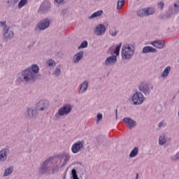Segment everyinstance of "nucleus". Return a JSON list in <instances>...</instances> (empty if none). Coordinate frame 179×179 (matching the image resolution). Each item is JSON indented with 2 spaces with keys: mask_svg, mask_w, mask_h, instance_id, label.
<instances>
[{
  "mask_svg": "<svg viewBox=\"0 0 179 179\" xmlns=\"http://www.w3.org/2000/svg\"><path fill=\"white\" fill-rule=\"evenodd\" d=\"M58 171L59 169L57 164H55V161L52 156L45 159L38 169L40 176H44V174L46 176H48V174H55V173H58Z\"/></svg>",
  "mask_w": 179,
  "mask_h": 179,
  "instance_id": "f03ea898",
  "label": "nucleus"
},
{
  "mask_svg": "<svg viewBox=\"0 0 179 179\" xmlns=\"http://www.w3.org/2000/svg\"><path fill=\"white\" fill-rule=\"evenodd\" d=\"M72 111V106L69 103H66L59 108L55 115L56 120H59L61 117H66L69 115Z\"/></svg>",
  "mask_w": 179,
  "mask_h": 179,
  "instance_id": "39448f33",
  "label": "nucleus"
},
{
  "mask_svg": "<svg viewBox=\"0 0 179 179\" xmlns=\"http://www.w3.org/2000/svg\"><path fill=\"white\" fill-rule=\"evenodd\" d=\"M145 13V17L150 16L155 13V8H144Z\"/></svg>",
  "mask_w": 179,
  "mask_h": 179,
  "instance_id": "cd10ccee",
  "label": "nucleus"
},
{
  "mask_svg": "<svg viewBox=\"0 0 179 179\" xmlns=\"http://www.w3.org/2000/svg\"><path fill=\"white\" fill-rule=\"evenodd\" d=\"M131 101L133 103L134 106H141V104H143V101H145V96L142 92L137 91L131 96Z\"/></svg>",
  "mask_w": 179,
  "mask_h": 179,
  "instance_id": "6e6552de",
  "label": "nucleus"
},
{
  "mask_svg": "<svg viewBox=\"0 0 179 179\" xmlns=\"http://www.w3.org/2000/svg\"><path fill=\"white\" fill-rule=\"evenodd\" d=\"M137 1H139V0H137Z\"/></svg>",
  "mask_w": 179,
  "mask_h": 179,
  "instance_id": "3c124183",
  "label": "nucleus"
},
{
  "mask_svg": "<svg viewBox=\"0 0 179 179\" xmlns=\"http://www.w3.org/2000/svg\"><path fill=\"white\" fill-rule=\"evenodd\" d=\"M124 3H125V0H118L117 6V10H120V9H121L124 6Z\"/></svg>",
  "mask_w": 179,
  "mask_h": 179,
  "instance_id": "72a5a7b5",
  "label": "nucleus"
},
{
  "mask_svg": "<svg viewBox=\"0 0 179 179\" xmlns=\"http://www.w3.org/2000/svg\"><path fill=\"white\" fill-rule=\"evenodd\" d=\"M136 179H139V173H136Z\"/></svg>",
  "mask_w": 179,
  "mask_h": 179,
  "instance_id": "de8ad7c7",
  "label": "nucleus"
},
{
  "mask_svg": "<svg viewBox=\"0 0 179 179\" xmlns=\"http://www.w3.org/2000/svg\"><path fill=\"white\" fill-rule=\"evenodd\" d=\"M10 2L11 5H15L19 2V0H10Z\"/></svg>",
  "mask_w": 179,
  "mask_h": 179,
  "instance_id": "79ce46f5",
  "label": "nucleus"
},
{
  "mask_svg": "<svg viewBox=\"0 0 179 179\" xmlns=\"http://www.w3.org/2000/svg\"><path fill=\"white\" fill-rule=\"evenodd\" d=\"M107 29L106 28V25L104 24H99L95 27L94 30V33L96 36H104L106 34V31Z\"/></svg>",
  "mask_w": 179,
  "mask_h": 179,
  "instance_id": "f8f14e48",
  "label": "nucleus"
},
{
  "mask_svg": "<svg viewBox=\"0 0 179 179\" xmlns=\"http://www.w3.org/2000/svg\"><path fill=\"white\" fill-rule=\"evenodd\" d=\"M95 1H100V0H95Z\"/></svg>",
  "mask_w": 179,
  "mask_h": 179,
  "instance_id": "8fccbe9b",
  "label": "nucleus"
},
{
  "mask_svg": "<svg viewBox=\"0 0 179 179\" xmlns=\"http://www.w3.org/2000/svg\"><path fill=\"white\" fill-rule=\"evenodd\" d=\"M14 36L15 33L13 31L10 30V27L3 31V40L6 43L9 41V40H12Z\"/></svg>",
  "mask_w": 179,
  "mask_h": 179,
  "instance_id": "9b49d317",
  "label": "nucleus"
},
{
  "mask_svg": "<svg viewBox=\"0 0 179 179\" xmlns=\"http://www.w3.org/2000/svg\"><path fill=\"white\" fill-rule=\"evenodd\" d=\"M86 47H87V42L86 41H84L78 47V50H80V48H86Z\"/></svg>",
  "mask_w": 179,
  "mask_h": 179,
  "instance_id": "58836bf2",
  "label": "nucleus"
},
{
  "mask_svg": "<svg viewBox=\"0 0 179 179\" xmlns=\"http://www.w3.org/2000/svg\"><path fill=\"white\" fill-rule=\"evenodd\" d=\"M78 173H79V176H78ZM84 174L85 170L83 169L82 163L79 162L78 166L71 170V179H80L79 177L82 178Z\"/></svg>",
  "mask_w": 179,
  "mask_h": 179,
  "instance_id": "423d86ee",
  "label": "nucleus"
},
{
  "mask_svg": "<svg viewBox=\"0 0 179 179\" xmlns=\"http://www.w3.org/2000/svg\"><path fill=\"white\" fill-rule=\"evenodd\" d=\"M162 127H163V122H160L158 124V127H159V128H162Z\"/></svg>",
  "mask_w": 179,
  "mask_h": 179,
  "instance_id": "a18cd8bd",
  "label": "nucleus"
},
{
  "mask_svg": "<svg viewBox=\"0 0 179 179\" xmlns=\"http://www.w3.org/2000/svg\"><path fill=\"white\" fill-rule=\"evenodd\" d=\"M152 45L153 47H155L156 48H164L165 43L164 41H154L152 43Z\"/></svg>",
  "mask_w": 179,
  "mask_h": 179,
  "instance_id": "5701e85b",
  "label": "nucleus"
},
{
  "mask_svg": "<svg viewBox=\"0 0 179 179\" xmlns=\"http://www.w3.org/2000/svg\"><path fill=\"white\" fill-rule=\"evenodd\" d=\"M51 4L48 1H43L38 10V13H45L50 10Z\"/></svg>",
  "mask_w": 179,
  "mask_h": 179,
  "instance_id": "4468645a",
  "label": "nucleus"
},
{
  "mask_svg": "<svg viewBox=\"0 0 179 179\" xmlns=\"http://www.w3.org/2000/svg\"><path fill=\"white\" fill-rule=\"evenodd\" d=\"M157 7L159 9L161 10H163V8H164V2L160 1L159 3H157Z\"/></svg>",
  "mask_w": 179,
  "mask_h": 179,
  "instance_id": "ea45409f",
  "label": "nucleus"
},
{
  "mask_svg": "<svg viewBox=\"0 0 179 179\" xmlns=\"http://www.w3.org/2000/svg\"><path fill=\"white\" fill-rule=\"evenodd\" d=\"M115 64H117V56L114 55L108 57L105 60L103 65H105V66H110V65H115Z\"/></svg>",
  "mask_w": 179,
  "mask_h": 179,
  "instance_id": "dca6fc26",
  "label": "nucleus"
},
{
  "mask_svg": "<svg viewBox=\"0 0 179 179\" xmlns=\"http://www.w3.org/2000/svg\"><path fill=\"white\" fill-rule=\"evenodd\" d=\"M37 115L36 111L33 108H28L24 113L25 118H34Z\"/></svg>",
  "mask_w": 179,
  "mask_h": 179,
  "instance_id": "a211bd4d",
  "label": "nucleus"
},
{
  "mask_svg": "<svg viewBox=\"0 0 179 179\" xmlns=\"http://www.w3.org/2000/svg\"><path fill=\"white\" fill-rule=\"evenodd\" d=\"M7 2H8V3H9V2H10V1H8Z\"/></svg>",
  "mask_w": 179,
  "mask_h": 179,
  "instance_id": "09e8293b",
  "label": "nucleus"
},
{
  "mask_svg": "<svg viewBox=\"0 0 179 179\" xmlns=\"http://www.w3.org/2000/svg\"><path fill=\"white\" fill-rule=\"evenodd\" d=\"M85 141L76 142L71 147V152L74 154L79 153V152L83 149Z\"/></svg>",
  "mask_w": 179,
  "mask_h": 179,
  "instance_id": "ddd939ff",
  "label": "nucleus"
},
{
  "mask_svg": "<svg viewBox=\"0 0 179 179\" xmlns=\"http://www.w3.org/2000/svg\"><path fill=\"white\" fill-rule=\"evenodd\" d=\"M136 15L138 17H146L145 8L138 10L136 12Z\"/></svg>",
  "mask_w": 179,
  "mask_h": 179,
  "instance_id": "c756f323",
  "label": "nucleus"
},
{
  "mask_svg": "<svg viewBox=\"0 0 179 179\" xmlns=\"http://www.w3.org/2000/svg\"><path fill=\"white\" fill-rule=\"evenodd\" d=\"M170 72H171V66H168L165 68L164 71L161 73V77L163 78V79H166Z\"/></svg>",
  "mask_w": 179,
  "mask_h": 179,
  "instance_id": "b1692460",
  "label": "nucleus"
},
{
  "mask_svg": "<svg viewBox=\"0 0 179 179\" xmlns=\"http://www.w3.org/2000/svg\"><path fill=\"white\" fill-rule=\"evenodd\" d=\"M40 71V67L37 64H33L31 68H27L20 71L17 75V80L20 83L29 85V83H34L37 80V73Z\"/></svg>",
  "mask_w": 179,
  "mask_h": 179,
  "instance_id": "f257e3e1",
  "label": "nucleus"
},
{
  "mask_svg": "<svg viewBox=\"0 0 179 179\" xmlns=\"http://www.w3.org/2000/svg\"><path fill=\"white\" fill-rule=\"evenodd\" d=\"M55 163L57 167V169H62L68 164V162L71 160V155L69 153H64L57 157H53Z\"/></svg>",
  "mask_w": 179,
  "mask_h": 179,
  "instance_id": "7ed1b4c3",
  "label": "nucleus"
},
{
  "mask_svg": "<svg viewBox=\"0 0 179 179\" xmlns=\"http://www.w3.org/2000/svg\"><path fill=\"white\" fill-rule=\"evenodd\" d=\"M12 173H13V168H7L4 171L3 177H8V176H10Z\"/></svg>",
  "mask_w": 179,
  "mask_h": 179,
  "instance_id": "7c9ffc66",
  "label": "nucleus"
},
{
  "mask_svg": "<svg viewBox=\"0 0 179 179\" xmlns=\"http://www.w3.org/2000/svg\"><path fill=\"white\" fill-rule=\"evenodd\" d=\"M96 122H99V121H100V120H103V114L101 113H98L97 116H96Z\"/></svg>",
  "mask_w": 179,
  "mask_h": 179,
  "instance_id": "a19ab883",
  "label": "nucleus"
},
{
  "mask_svg": "<svg viewBox=\"0 0 179 179\" xmlns=\"http://www.w3.org/2000/svg\"><path fill=\"white\" fill-rule=\"evenodd\" d=\"M82 58H83V52H78L73 57V64H79V61H80Z\"/></svg>",
  "mask_w": 179,
  "mask_h": 179,
  "instance_id": "aec40b11",
  "label": "nucleus"
},
{
  "mask_svg": "<svg viewBox=\"0 0 179 179\" xmlns=\"http://www.w3.org/2000/svg\"><path fill=\"white\" fill-rule=\"evenodd\" d=\"M135 54V49L134 48V45L131 44H126L122 46L121 55L122 59H126L127 61H129Z\"/></svg>",
  "mask_w": 179,
  "mask_h": 179,
  "instance_id": "20e7f679",
  "label": "nucleus"
},
{
  "mask_svg": "<svg viewBox=\"0 0 179 179\" xmlns=\"http://www.w3.org/2000/svg\"><path fill=\"white\" fill-rule=\"evenodd\" d=\"M26 3H27V0H20L17 6L18 9H22V8H23Z\"/></svg>",
  "mask_w": 179,
  "mask_h": 179,
  "instance_id": "f704fd0d",
  "label": "nucleus"
},
{
  "mask_svg": "<svg viewBox=\"0 0 179 179\" xmlns=\"http://www.w3.org/2000/svg\"><path fill=\"white\" fill-rule=\"evenodd\" d=\"M57 3H62L64 2V0H55Z\"/></svg>",
  "mask_w": 179,
  "mask_h": 179,
  "instance_id": "c03bdc74",
  "label": "nucleus"
},
{
  "mask_svg": "<svg viewBox=\"0 0 179 179\" xmlns=\"http://www.w3.org/2000/svg\"><path fill=\"white\" fill-rule=\"evenodd\" d=\"M138 89L139 92L144 94V96H150V93L153 90V85L148 83H141L138 86Z\"/></svg>",
  "mask_w": 179,
  "mask_h": 179,
  "instance_id": "0eeeda50",
  "label": "nucleus"
},
{
  "mask_svg": "<svg viewBox=\"0 0 179 179\" xmlns=\"http://www.w3.org/2000/svg\"><path fill=\"white\" fill-rule=\"evenodd\" d=\"M139 152V148L135 147L130 152L129 157L130 159H133V157H136L138 156V153Z\"/></svg>",
  "mask_w": 179,
  "mask_h": 179,
  "instance_id": "a878e982",
  "label": "nucleus"
},
{
  "mask_svg": "<svg viewBox=\"0 0 179 179\" xmlns=\"http://www.w3.org/2000/svg\"><path fill=\"white\" fill-rule=\"evenodd\" d=\"M143 54H148L149 52H157V49L152 46H145L142 50Z\"/></svg>",
  "mask_w": 179,
  "mask_h": 179,
  "instance_id": "412c9836",
  "label": "nucleus"
},
{
  "mask_svg": "<svg viewBox=\"0 0 179 179\" xmlns=\"http://www.w3.org/2000/svg\"><path fill=\"white\" fill-rule=\"evenodd\" d=\"M171 160L172 162H177V160H179V152H177L175 155L172 156Z\"/></svg>",
  "mask_w": 179,
  "mask_h": 179,
  "instance_id": "4c0bfd02",
  "label": "nucleus"
},
{
  "mask_svg": "<svg viewBox=\"0 0 179 179\" xmlns=\"http://www.w3.org/2000/svg\"><path fill=\"white\" fill-rule=\"evenodd\" d=\"M103 13H104V12L102 10H99L94 13H92L89 17L88 19H94L96 17H100V16H101L103 15Z\"/></svg>",
  "mask_w": 179,
  "mask_h": 179,
  "instance_id": "393cba45",
  "label": "nucleus"
},
{
  "mask_svg": "<svg viewBox=\"0 0 179 179\" xmlns=\"http://www.w3.org/2000/svg\"><path fill=\"white\" fill-rule=\"evenodd\" d=\"M109 34L111 36V37H115L118 33L117 32V29H115V27H109Z\"/></svg>",
  "mask_w": 179,
  "mask_h": 179,
  "instance_id": "c85d7f7f",
  "label": "nucleus"
},
{
  "mask_svg": "<svg viewBox=\"0 0 179 179\" xmlns=\"http://www.w3.org/2000/svg\"><path fill=\"white\" fill-rule=\"evenodd\" d=\"M87 87H89V81L84 80L80 85V87L78 90L79 94H83V93L86 92Z\"/></svg>",
  "mask_w": 179,
  "mask_h": 179,
  "instance_id": "6ab92c4d",
  "label": "nucleus"
},
{
  "mask_svg": "<svg viewBox=\"0 0 179 179\" xmlns=\"http://www.w3.org/2000/svg\"><path fill=\"white\" fill-rule=\"evenodd\" d=\"M123 122L129 129H132V128H135V127H136V121L131 119V117H124L123 119Z\"/></svg>",
  "mask_w": 179,
  "mask_h": 179,
  "instance_id": "2eb2a0df",
  "label": "nucleus"
},
{
  "mask_svg": "<svg viewBox=\"0 0 179 179\" xmlns=\"http://www.w3.org/2000/svg\"><path fill=\"white\" fill-rule=\"evenodd\" d=\"M56 63L55 61H54V59H50L46 61V66H55Z\"/></svg>",
  "mask_w": 179,
  "mask_h": 179,
  "instance_id": "473e14b6",
  "label": "nucleus"
},
{
  "mask_svg": "<svg viewBox=\"0 0 179 179\" xmlns=\"http://www.w3.org/2000/svg\"><path fill=\"white\" fill-rule=\"evenodd\" d=\"M115 115H116V120H117V118H118V110H115Z\"/></svg>",
  "mask_w": 179,
  "mask_h": 179,
  "instance_id": "49530a36",
  "label": "nucleus"
},
{
  "mask_svg": "<svg viewBox=\"0 0 179 179\" xmlns=\"http://www.w3.org/2000/svg\"><path fill=\"white\" fill-rule=\"evenodd\" d=\"M8 148H3L0 150V163H5L8 160Z\"/></svg>",
  "mask_w": 179,
  "mask_h": 179,
  "instance_id": "f3484780",
  "label": "nucleus"
},
{
  "mask_svg": "<svg viewBox=\"0 0 179 179\" xmlns=\"http://www.w3.org/2000/svg\"><path fill=\"white\" fill-rule=\"evenodd\" d=\"M122 45V43H120L119 45H117L113 51V54H115L116 57H118L120 55V50H121V46Z\"/></svg>",
  "mask_w": 179,
  "mask_h": 179,
  "instance_id": "2f4dec72",
  "label": "nucleus"
},
{
  "mask_svg": "<svg viewBox=\"0 0 179 179\" xmlns=\"http://www.w3.org/2000/svg\"><path fill=\"white\" fill-rule=\"evenodd\" d=\"M167 142V138H166V134H162L159 138V145L163 146Z\"/></svg>",
  "mask_w": 179,
  "mask_h": 179,
  "instance_id": "bb28decb",
  "label": "nucleus"
},
{
  "mask_svg": "<svg viewBox=\"0 0 179 179\" xmlns=\"http://www.w3.org/2000/svg\"><path fill=\"white\" fill-rule=\"evenodd\" d=\"M0 27H3V31L6 29H8V24H6V21H3V22H0Z\"/></svg>",
  "mask_w": 179,
  "mask_h": 179,
  "instance_id": "e433bc0d",
  "label": "nucleus"
},
{
  "mask_svg": "<svg viewBox=\"0 0 179 179\" xmlns=\"http://www.w3.org/2000/svg\"><path fill=\"white\" fill-rule=\"evenodd\" d=\"M52 75H55V76L58 77L59 75H61V68L57 66L55 71L52 73Z\"/></svg>",
  "mask_w": 179,
  "mask_h": 179,
  "instance_id": "c9c22d12",
  "label": "nucleus"
},
{
  "mask_svg": "<svg viewBox=\"0 0 179 179\" xmlns=\"http://www.w3.org/2000/svg\"><path fill=\"white\" fill-rule=\"evenodd\" d=\"M169 12L171 15H173L174 13H178L179 12V1H176L174 3V7H169Z\"/></svg>",
  "mask_w": 179,
  "mask_h": 179,
  "instance_id": "4be33fe9",
  "label": "nucleus"
},
{
  "mask_svg": "<svg viewBox=\"0 0 179 179\" xmlns=\"http://www.w3.org/2000/svg\"><path fill=\"white\" fill-rule=\"evenodd\" d=\"M62 13L63 16H65V15H66L68 13V10L67 9L62 10Z\"/></svg>",
  "mask_w": 179,
  "mask_h": 179,
  "instance_id": "37998d69",
  "label": "nucleus"
},
{
  "mask_svg": "<svg viewBox=\"0 0 179 179\" xmlns=\"http://www.w3.org/2000/svg\"><path fill=\"white\" fill-rule=\"evenodd\" d=\"M50 107V102L45 99L41 100L36 104V109L38 111H44Z\"/></svg>",
  "mask_w": 179,
  "mask_h": 179,
  "instance_id": "9d476101",
  "label": "nucleus"
},
{
  "mask_svg": "<svg viewBox=\"0 0 179 179\" xmlns=\"http://www.w3.org/2000/svg\"><path fill=\"white\" fill-rule=\"evenodd\" d=\"M50 24H51V21L50 20V19L45 18L38 22L37 27L39 31H41L43 30L48 29V27H50Z\"/></svg>",
  "mask_w": 179,
  "mask_h": 179,
  "instance_id": "1a4fd4ad",
  "label": "nucleus"
}]
</instances>
